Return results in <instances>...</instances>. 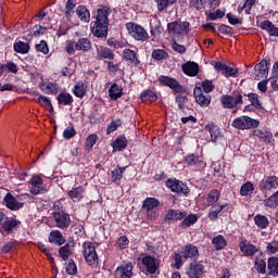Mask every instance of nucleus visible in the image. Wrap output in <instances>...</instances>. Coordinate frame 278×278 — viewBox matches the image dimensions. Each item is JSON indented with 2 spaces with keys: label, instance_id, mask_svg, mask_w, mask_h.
<instances>
[{
  "label": "nucleus",
  "instance_id": "f257e3e1",
  "mask_svg": "<svg viewBox=\"0 0 278 278\" xmlns=\"http://www.w3.org/2000/svg\"><path fill=\"white\" fill-rule=\"evenodd\" d=\"M111 12L108 7L98 9L96 21L91 22V34L96 38H108V25H110L108 16H110Z\"/></svg>",
  "mask_w": 278,
  "mask_h": 278
},
{
  "label": "nucleus",
  "instance_id": "f03ea898",
  "mask_svg": "<svg viewBox=\"0 0 278 278\" xmlns=\"http://www.w3.org/2000/svg\"><path fill=\"white\" fill-rule=\"evenodd\" d=\"M167 30L173 40H184V36L190 31V23L170 22L167 24Z\"/></svg>",
  "mask_w": 278,
  "mask_h": 278
},
{
  "label": "nucleus",
  "instance_id": "7ed1b4c3",
  "mask_svg": "<svg viewBox=\"0 0 278 278\" xmlns=\"http://www.w3.org/2000/svg\"><path fill=\"white\" fill-rule=\"evenodd\" d=\"M220 103L225 110H240L244 100L241 91H233L231 94H224L220 97Z\"/></svg>",
  "mask_w": 278,
  "mask_h": 278
},
{
  "label": "nucleus",
  "instance_id": "20e7f679",
  "mask_svg": "<svg viewBox=\"0 0 278 278\" xmlns=\"http://www.w3.org/2000/svg\"><path fill=\"white\" fill-rule=\"evenodd\" d=\"M83 248V255L88 266L97 268V266H99V255H97V248H94V243L86 241L84 242Z\"/></svg>",
  "mask_w": 278,
  "mask_h": 278
},
{
  "label": "nucleus",
  "instance_id": "39448f33",
  "mask_svg": "<svg viewBox=\"0 0 278 278\" xmlns=\"http://www.w3.org/2000/svg\"><path fill=\"white\" fill-rule=\"evenodd\" d=\"M126 29L129 36H131V38L138 42H147L149 39V33L140 24L129 22L126 24Z\"/></svg>",
  "mask_w": 278,
  "mask_h": 278
},
{
  "label": "nucleus",
  "instance_id": "423d86ee",
  "mask_svg": "<svg viewBox=\"0 0 278 278\" xmlns=\"http://www.w3.org/2000/svg\"><path fill=\"white\" fill-rule=\"evenodd\" d=\"M232 127L235 129H255L260 127V122L257 119H253L250 116L242 115L233 119Z\"/></svg>",
  "mask_w": 278,
  "mask_h": 278
},
{
  "label": "nucleus",
  "instance_id": "0eeeda50",
  "mask_svg": "<svg viewBox=\"0 0 278 278\" xmlns=\"http://www.w3.org/2000/svg\"><path fill=\"white\" fill-rule=\"evenodd\" d=\"M141 264L149 275H155L160 270L161 261L155 255L144 254L141 257Z\"/></svg>",
  "mask_w": 278,
  "mask_h": 278
},
{
  "label": "nucleus",
  "instance_id": "6e6552de",
  "mask_svg": "<svg viewBox=\"0 0 278 278\" xmlns=\"http://www.w3.org/2000/svg\"><path fill=\"white\" fill-rule=\"evenodd\" d=\"M55 227L68 229L71 227V215L64 211H56L52 214Z\"/></svg>",
  "mask_w": 278,
  "mask_h": 278
},
{
  "label": "nucleus",
  "instance_id": "1a4fd4ad",
  "mask_svg": "<svg viewBox=\"0 0 278 278\" xmlns=\"http://www.w3.org/2000/svg\"><path fill=\"white\" fill-rule=\"evenodd\" d=\"M258 188L261 192H273L278 189V176H266L264 177L260 184Z\"/></svg>",
  "mask_w": 278,
  "mask_h": 278
},
{
  "label": "nucleus",
  "instance_id": "9d476101",
  "mask_svg": "<svg viewBox=\"0 0 278 278\" xmlns=\"http://www.w3.org/2000/svg\"><path fill=\"white\" fill-rule=\"evenodd\" d=\"M165 185L167 188H169V190H172V192H177V194H185L188 197L190 193L188 186L180 180L169 178L166 180Z\"/></svg>",
  "mask_w": 278,
  "mask_h": 278
},
{
  "label": "nucleus",
  "instance_id": "9b49d317",
  "mask_svg": "<svg viewBox=\"0 0 278 278\" xmlns=\"http://www.w3.org/2000/svg\"><path fill=\"white\" fill-rule=\"evenodd\" d=\"M159 84H161V86H167V88H170V90H174V92H184V86L179 84L178 79L173 77L160 76Z\"/></svg>",
  "mask_w": 278,
  "mask_h": 278
},
{
  "label": "nucleus",
  "instance_id": "f8f14e48",
  "mask_svg": "<svg viewBox=\"0 0 278 278\" xmlns=\"http://www.w3.org/2000/svg\"><path fill=\"white\" fill-rule=\"evenodd\" d=\"M203 273H205V266L199 261L191 262L187 268V276L189 278H201L203 277Z\"/></svg>",
  "mask_w": 278,
  "mask_h": 278
},
{
  "label": "nucleus",
  "instance_id": "ddd939ff",
  "mask_svg": "<svg viewBox=\"0 0 278 278\" xmlns=\"http://www.w3.org/2000/svg\"><path fill=\"white\" fill-rule=\"evenodd\" d=\"M239 248L241 253H243L245 257H253V255L257 257L262 253L261 250L257 249V247H255L252 243H249V241L247 240L240 241Z\"/></svg>",
  "mask_w": 278,
  "mask_h": 278
},
{
  "label": "nucleus",
  "instance_id": "4468645a",
  "mask_svg": "<svg viewBox=\"0 0 278 278\" xmlns=\"http://www.w3.org/2000/svg\"><path fill=\"white\" fill-rule=\"evenodd\" d=\"M195 103L201 108H207L212 103V96L208 93L204 94L201 87H195L193 90Z\"/></svg>",
  "mask_w": 278,
  "mask_h": 278
},
{
  "label": "nucleus",
  "instance_id": "2eb2a0df",
  "mask_svg": "<svg viewBox=\"0 0 278 278\" xmlns=\"http://www.w3.org/2000/svg\"><path fill=\"white\" fill-rule=\"evenodd\" d=\"M20 225L21 220L5 215L3 223L0 225V231H4V233H12Z\"/></svg>",
  "mask_w": 278,
  "mask_h": 278
},
{
  "label": "nucleus",
  "instance_id": "dca6fc26",
  "mask_svg": "<svg viewBox=\"0 0 278 278\" xmlns=\"http://www.w3.org/2000/svg\"><path fill=\"white\" fill-rule=\"evenodd\" d=\"M134 277V264L124 263L115 270V278H131Z\"/></svg>",
  "mask_w": 278,
  "mask_h": 278
},
{
  "label": "nucleus",
  "instance_id": "f3484780",
  "mask_svg": "<svg viewBox=\"0 0 278 278\" xmlns=\"http://www.w3.org/2000/svg\"><path fill=\"white\" fill-rule=\"evenodd\" d=\"M215 71L220 73V75H224V77H236V75H238V67L227 66V64L223 62H217L215 64Z\"/></svg>",
  "mask_w": 278,
  "mask_h": 278
},
{
  "label": "nucleus",
  "instance_id": "a211bd4d",
  "mask_svg": "<svg viewBox=\"0 0 278 278\" xmlns=\"http://www.w3.org/2000/svg\"><path fill=\"white\" fill-rule=\"evenodd\" d=\"M268 68H270V62L266 60L256 64L254 67L256 79H264V77H268Z\"/></svg>",
  "mask_w": 278,
  "mask_h": 278
},
{
  "label": "nucleus",
  "instance_id": "6ab92c4d",
  "mask_svg": "<svg viewBox=\"0 0 278 278\" xmlns=\"http://www.w3.org/2000/svg\"><path fill=\"white\" fill-rule=\"evenodd\" d=\"M5 206L8 210H11L12 212H16L25 205L23 202H18L15 197L12 195V193H7L4 197Z\"/></svg>",
  "mask_w": 278,
  "mask_h": 278
},
{
  "label": "nucleus",
  "instance_id": "aec40b11",
  "mask_svg": "<svg viewBox=\"0 0 278 278\" xmlns=\"http://www.w3.org/2000/svg\"><path fill=\"white\" fill-rule=\"evenodd\" d=\"M30 184V194H40L45 192V188L42 187V178L40 176H33L29 180Z\"/></svg>",
  "mask_w": 278,
  "mask_h": 278
},
{
  "label": "nucleus",
  "instance_id": "412c9836",
  "mask_svg": "<svg viewBox=\"0 0 278 278\" xmlns=\"http://www.w3.org/2000/svg\"><path fill=\"white\" fill-rule=\"evenodd\" d=\"M181 70L188 77H197L199 75V65L192 61L184 63Z\"/></svg>",
  "mask_w": 278,
  "mask_h": 278
},
{
  "label": "nucleus",
  "instance_id": "4be33fe9",
  "mask_svg": "<svg viewBox=\"0 0 278 278\" xmlns=\"http://www.w3.org/2000/svg\"><path fill=\"white\" fill-rule=\"evenodd\" d=\"M76 51H81L83 53H88V51L92 50V41L88 38H79L75 42Z\"/></svg>",
  "mask_w": 278,
  "mask_h": 278
},
{
  "label": "nucleus",
  "instance_id": "5701e85b",
  "mask_svg": "<svg viewBox=\"0 0 278 278\" xmlns=\"http://www.w3.org/2000/svg\"><path fill=\"white\" fill-rule=\"evenodd\" d=\"M253 136L255 138H258L266 144H273V132L267 131V130H262V129H254L253 130Z\"/></svg>",
  "mask_w": 278,
  "mask_h": 278
},
{
  "label": "nucleus",
  "instance_id": "b1692460",
  "mask_svg": "<svg viewBox=\"0 0 278 278\" xmlns=\"http://www.w3.org/2000/svg\"><path fill=\"white\" fill-rule=\"evenodd\" d=\"M48 240L51 244H58V247H62V244L66 242V239H64V236L60 230H52Z\"/></svg>",
  "mask_w": 278,
  "mask_h": 278
},
{
  "label": "nucleus",
  "instance_id": "393cba45",
  "mask_svg": "<svg viewBox=\"0 0 278 278\" xmlns=\"http://www.w3.org/2000/svg\"><path fill=\"white\" fill-rule=\"evenodd\" d=\"M84 194H86V189L84 187L78 186L67 191V197L72 199V201H81L84 199Z\"/></svg>",
  "mask_w": 278,
  "mask_h": 278
},
{
  "label": "nucleus",
  "instance_id": "a878e982",
  "mask_svg": "<svg viewBox=\"0 0 278 278\" xmlns=\"http://www.w3.org/2000/svg\"><path fill=\"white\" fill-rule=\"evenodd\" d=\"M123 58L126 60V62H130V64H135V66H138L140 64V60L138 59V53L131 49H125L123 51Z\"/></svg>",
  "mask_w": 278,
  "mask_h": 278
},
{
  "label": "nucleus",
  "instance_id": "bb28decb",
  "mask_svg": "<svg viewBox=\"0 0 278 278\" xmlns=\"http://www.w3.org/2000/svg\"><path fill=\"white\" fill-rule=\"evenodd\" d=\"M188 214L184 211L170 208L167 211L165 218L167 220H184Z\"/></svg>",
  "mask_w": 278,
  "mask_h": 278
},
{
  "label": "nucleus",
  "instance_id": "cd10ccee",
  "mask_svg": "<svg viewBox=\"0 0 278 278\" xmlns=\"http://www.w3.org/2000/svg\"><path fill=\"white\" fill-rule=\"evenodd\" d=\"M261 29H263L264 31H267V34H269V36H274L278 38V27L275 26V24H273V22L266 20L263 21L260 25Z\"/></svg>",
  "mask_w": 278,
  "mask_h": 278
},
{
  "label": "nucleus",
  "instance_id": "c85d7f7f",
  "mask_svg": "<svg viewBox=\"0 0 278 278\" xmlns=\"http://www.w3.org/2000/svg\"><path fill=\"white\" fill-rule=\"evenodd\" d=\"M109 97L113 101H116L123 97V86L114 83L109 89Z\"/></svg>",
  "mask_w": 278,
  "mask_h": 278
},
{
  "label": "nucleus",
  "instance_id": "c756f323",
  "mask_svg": "<svg viewBox=\"0 0 278 278\" xmlns=\"http://www.w3.org/2000/svg\"><path fill=\"white\" fill-rule=\"evenodd\" d=\"M76 14L81 23H90V11L86 5H78L76 8Z\"/></svg>",
  "mask_w": 278,
  "mask_h": 278
},
{
  "label": "nucleus",
  "instance_id": "7c9ffc66",
  "mask_svg": "<svg viewBox=\"0 0 278 278\" xmlns=\"http://www.w3.org/2000/svg\"><path fill=\"white\" fill-rule=\"evenodd\" d=\"M77 8V0H67L64 8V15L67 21L73 18V14H75V9Z\"/></svg>",
  "mask_w": 278,
  "mask_h": 278
},
{
  "label": "nucleus",
  "instance_id": "2f4dec72",
  "mask_svg": "<svg viewBox=\"0 0 278 278\" xmlns=\"http://www.w3.org/2000/svg\"><path fill=\"white\" fill-rule=\"evenodd\" d=\"M254 264L257 273L261 275L266 273V258H264V253L261 252L257 256H255Z\"/></svg>",
  "mask_w": 278,
  "mask_h": 278
},
{
  "label": "nucleus",
  "instance_id": "473e14b6",
  "mask_svg": "<svg viewBox=\"0 0 278 278\" xmlns=\"http://www.w3.org/2000/svg\"><path fill=\"white\" fill-rule=\"evenodd\" d=\"M126 167L117 166L113 170H111L110 178L113 184H121V179H123V173H125Z\"/></svg>",
  "mask_w": 278,
  "mask_h": 278
},
{
  "label": "nucleus",
  "instance_id": "72a5a7b5",
  "mask_svg": "<svg viewBox=\"0 0 278 278\" xmlns=\"http://www.w3.org/2000/svg\"><path fill=\"white\" fill-rule=\"evenodd\" d=\"M199 255V249L192 244H188L182 248V257L185 260L197 257Z\"/></svg>",
  "mask_w": 278,
  "mask_h": 278
},
{
  "label": "nucleus",
  "instance_id": "f704fd0d",
  "mask_svg": "<svg viewBox=\"0 0 278 278\" xmlns=\"http://www.w3.org/2000/svg\"><path fill=\"white\" fill-rule=\"evenodd\" d=\"M164 28L162 27V22L159 20H154L150 26V33L152 38H160L162 36V31Z\"/></svg>",
  "mask_w": 278,
  "mask_h": 278
},
{
  "label": "nucleus",
  "instance_id": "c9c22d12",
  "mask_svg": "<svg viewBox=\"0 0 278 278\" xmlns=\"http://www.w3.org/2000/svg\"><path fill=\"white\" fill-rule=\"evenodd\" d=\"M160 207V200L155 198H147L142 203V210L152 211L157 210Z\"/></svg>",
  "mask_w": 278,
  "mask_h": 278
},
{
  "label": "nucleus",
  "instance_id": "e433bc0d",
  "mask_svg": "<svg viewBox=\"0 0 278 278\" xmlns=\"http://www.w3.org/2000/svg\"><path fill=\"white\" fill-rule=\"evenodd\" d=\"M204 129L205 131H208L212 142H216L220 137V129L214 124H207Z\"/></svg>",
  "mask_w": 278,
  "mask_h": 278
},
{
  "label": "nucleus",
  "instance_id": "4c0bfd02",
  "mask_svg": "<svg viewBox=\"0 0 278 278\" xmlns=\"http://www.w3.org/2000/svg\"><path fill=\"white\" fill-rule=\"evenodd\" d=\"M218 199H220V191L218 189H213L207 194V203L211 207H218L216 203H218Z\"/></svg>",
  "mask_w": 278,
  "mask_h": 278
},
{
  "label": "nucleus",
  "instance_id": "58836bf2",
  "mask_svg": "<svg viewBox=\"0 0 278 278\" xmlns=\"http://www.w3.org/2000/svg\"><path fill=\"white\" fill-rule=\"evenodd\" d=\"M40 88L45 94H58L60 92L58 85L53 83H42Z\"/></svg>",
  "mask_w": 278,
  "mask_h": 278
},
{
  "label": "nucleus",
  "instance_id": "ea45409f",
  "mask_svg": "<svg viewBox=\"0 0 278 278\" xmlns=\"http://www.w3.org/2000/svg\"><path fill=\"white\" fill-rule=\"evenodd\" d=\"M229 204H217V208L208 213L210 220H218V214L227 212Z\"/></svg>",
  "mask_w": 278,
  "mask_h": 278
},
{
  "label": "nucleus",
  "instance_id": "a19ab883",
  "mask_svg": "<svg viewBox=\"0 0 278 278\" xmlns=\"http://www.w3.org/2000/svg\"><path fill=\"white\" fill-rule=\"evenodd\" d=\"M267 268L269 270V275L273 277H277L278 275V257H269L267 261Z\"/></svg>",
  "mask_w": 278,
  "mask_h": 278
},
{
  "label": "nucleus",
  "instance_id": "79ce46f5",
  "mask_svg": "<svg viewBox=\"0 0 278 278\" xmlns=\"http://www.w3.org/2000/svg\"><path fill=\"white\" fill-rule=\"evenodd\" d=\"M254 223L258 229H266L268 225H270V220H268V217L262 214H257L254 217Z\"/></svg>",
  "mask_w": 278,
  "mask_h": 278
},
{
  "label": "nucleus",
  "instance_id": "37998d69",
  "mask_svg": "<svg viewBox=\"0 0 278 278\" xmlns=\"http://www.w3.org/2000/svg\"><path fill=\"white\" fill-rule=\"evenodd\" d=\"M97 53L102 60H114V52H112L108 47L101 46L97 49Z\"/></svg>",
  "mask_w": 278,
  "mask_h": 278
},
{
  "label": "nucleus",
  "instance_id": "c03bdc74",
  "mask_svg": "<svg viewBox=\"0 0 278 278\" xmlns=\"http://www.w3.org/2000/svg\"><path fill=\"white\" fill-rule=\"evenodd\" d=\"M140 99L142 103H153L157 99V94L153 90H146L141 93Z\"/></svg>",
  "mask_w": 278,
  "mask_h": 278
},
{
  "label": "nucleus",
  "instance_id": "a18cd8bd",
  "mask_svg": "<svg viewBox=\"0 0 278 278\" xmlns=\"http://www.w3.org/2000/svg\"><path fill=\"white\" fill-rule=\"evenodd\" d=\"M56 100L60 105H71V103H73V96L66 91H63L59 93Z\"/></svg>",
  "mask_w": 278,
  "mask_h": 278
},
{
  "label": "nucleus",
  "instance_id": "49530a36",
  "mask_svg": "<svg viewBox=\"0 0 278 278\" xmlns=\"http://www.w3.org/2000/svg\"><path fill=\"white\" fill-rule=\"evenodd\" d=\"M59 255L63 262H66L71 255H73V248H71V243H66L59 250Z\"/></svg>",
  "mask_w": 278,
  "mask_h": 278
},
{
  "label": "nucleus",
  "instance_id": "de8ad7c7",
  "mask_svg": "<svg viewBox=\"0 0 278 278\" xmlns=\"http://www.w3.org/2000/svg\"><path fill=\"white\" fill-rule=\"evenodd\" d=\"M37 103H39L41 108H45V110H48V112H53V104H51V100L47 98V96H39Z\"/></svg>",
  "mask_w": 278,
  "mask_h": 278
},
{
  "label": "nucleus",
  "instance_id": "09e8293b",
  "mask_svg": "<svg viewBox=\"0 0 278 278\" xmlns=\"http://www.w3.org/2000/svg\"><path fill=\"white\" fill-rule=\"evenodd\" d=\"M86 90H87V87H86V85H84V83H77L74 86L73 93L78 99H84V97L86 96Z\"/></svg>",
  "mask_w": 278,
  "mask_h": 278
},
{
  "label": "nucleus",
  "instance_id": "8fccbe9b",
  "mask_svg": "<svg viewBox=\"0 0 278 278\" xmlns=\"http://www.w3.org/2000/svg\"><path fill=\"white\" fill-rule=\"evenodd\" d=\"M212 243L214 244L216 251H220L222 249H225V247H227V240H225V237L223 235H218L213 238Z\"/></svg>",
  "mask_w": 278,
  "mask_h": 278
},
{
  "label": "nucleus",
  "instance_id": "3c124183",
  "mask_svg": "<svg viewBox=\"0 0 278 278\" xmlns=\"http://www.w3.org/2000/svg\"><path fill=\"white\" fill-rule=\"evenodd\" d=\"M255 4V0H247L243 4L238 5V13L242 14L245 11V14H251V10Z\"/></svg>",
  "mask_w": 278,
  "mask_h": 278
},
{
  "label": "nucleus",
  "instance_id": "603ef678",
  "mask_svg": "<svg viewBox=\"0 0 278 278\" xmlns=\"http://www.w3.org/2000/svg\"><path fill=\"white\" fill-rule=\"evenodd\" d=\"M197 220H199V217L195 214H191V215L185 217V219L180 224V227L182 229H188V227H192V225H194V223H197Z\"/></svg>",
  "mask_w": 278,
  "mask_h": 278
},
{
  "label": "nucleus",
  "instance_id": "864d4df0",
  "mask_svg": "<svg viewBox=\"0 0 278 278\" xmlns=\"http://www.w3.org/2000/svg\"><path fill=\"white\" fill-rule=\"evenodd\" d=\"M127 138L118 137L115 139V142L113 143V149H115V151H124V149H127Z\"/></svg>",
  "mask_w": 278,
  "mask_h": 278
},
{
  "label": "nucleus",
  "instance_id": "5fc2aeb1",
  "mask_svg": "<svg viewBox=\"0 0 278 278\" xmlns=\"http://www.w3.org/2000/svg\"><path fill=\"white\" fill-rule=\"evenodd\" d=\"M13 48L16 53H29V43L17 41L14 43Z\"/></svg>",
  "mask_w": 278,
  "mask_h": 278
},
{
  "label": "nucleus",
  "instance_id": "6e6d98bb",
  "mask_svg": "<svg viewBox=\"0 0 278 278\" xmlns=\"http://www.w3.org/2000/svg\"><path fill=\"white\" fill-rule=\"evenodd\" d=\"M159 12H164V10H167L169 5H174V3H177V0H154Z\"/></svg>",
  "mask_w": 278,
  "mask_h": 278
},
{
  "label": "nucleus",
  "instance_id": "4d7b16f0",
  "mask_svg": "<svg viewBox=\"0 0 278 278\" xmlns=\"http://www.w3.org/2000/svg\"><path fill=\"white\" fill-rule=\"evenodd\" d=\"M168 58V52L162 49H155L152 51V59L156 60V62H162V60H166Z\"/></svg>",
  "mask_w": 278,
  "mask_h": 278
},
{
  "label": "nucleus",
  "instance_id": "13d9d810",
  "mask_svg": "<svg viewBox=\"0 0 278 278\" xmlns=\"http://www.w3.org/2000/svg\"><path fill=\"white\" fill-rule=\"evenodd\" d=\"M185 162L189 166H197V164H201V162H203V160L201 159V156H199L197 154H189L186 156Z\"/></svg>",
  "mask_w": 278,
  "mask_h": 278
},
{
  "label": "nucleus",
  "instance_id": "bf43d9fd",
  "mask_svg": "<svg viewBox=\"0 0 278 278\" xmlns=\"http://www.w3.org/2000/svg\"><path fill=\"white\" fill-rule=\"evenodd\" d=\"M248 99L253 108L262 110V102H260V96L257 93H249Z\"/></svg>",
  "mask_w": 278,
  "mask_h": 278
},
{
  "label": "nucleus",
  "instance_id": "052dcab7",
  "mask_svg": "<svg viewBox=\"0 0 278 278\" xmlns=\"http://www.w3.org/2000/svg\"><path fill=\"white\" fill-rule=\"evenodd\" d=\"M115 247L119 249V251H123L129 247V239L126 236H122L117 239Z\"/></svg>",
  "mask_w": 278,
  "mask_h": 278
},
{
  "label": "nucleus",
  "instance_id": "680f3d73",
  "mask_svg": "<svg viewBox=\"0 0 278 278\" xmlns=\"http://www.w3.org/2000/svg\"><path fill=\"white\" fill-rule=\"evenodd\" d=\"M121 125H123V122L121 121V118H117L115 121H112L108 128H106V134L108 136H110V134L116 131L118 129V127H121Z\"/></svg>",
  "mask_w": 278,
  "mask_h": 278
},
{
  "label": "nucleus",
  "instance_id": "e2e57ef3",
  "mask_svg": "<svg viewBox=\"0 0 278 278\" xmlns=\"http://www.w3.org/2000/svg\"><path fill=\"white\" fill-rule=\"evenodd\" d=\"M253 190H255V187L252 182L248 181L241 186L240 194L241 197H248L249 192H253Z\"/></svg>",
  "mask_w": 278,
  "mask_h": 278
},
{
  "label": "nucleus",
  "instance_id": "0e129e2a",
  "mask_svg": "<svg viewBox=\"0 0 278 278\" xmlns=\"http://www.w3.org/2000/svg\"><path fill=\"white\" fill-rule=\"evenodd\" d=\"M207 0H190V7L194 10H205Z\"/></svg>",
  "mask_w": 278,
  "mask_h": 278
},
{
  "label": "nucleus",
  "instance_id": "69168bd1",
  "mask_svg": "<svg viewBox=\"0 0 278 278\" xmlns=\"http://www.w3.org/2000/svg\"><path fill=\"white\" fill-rule=\"evenodd\" d=\"M266 207H277L278 205V190L265 201Z\"/></svg>",
  "mask_w": 278,
  "mask_h": 278
},
{
  "label": "nucleus",
  "instance_id": "338daca9",
  "mask_svg": "<svg viewBox=\"0 0 278 278\" xmlns=\"http://www.w3.org/2000/svg\"><path fill=\"white\" fill-rule=\"evenodd\" d=\"M178 39H173L172 40V49L173 51H175L176 53H180V55H184V53H186V46L184 45H179L177 42Z\"/></svg>",
  "mask_w": 278,
  "mask_h": 278
},
{
  "label": "nucleus",
  "instance_id": "774afa93",
  "mask_svg": "<svg viewBox=\"0 0 278 278\" xmlns=\"http://www.w3.org/2000/svg\"><path fill=\"white\" fill-rule=\"evenodd\" d=\"M97 135H90L85 143V149L86 151H90V149H92V147H94V144H97Z\"/></svg>",
  "mask_w": 278,
  "mask_h": 278
}]
</instances>
